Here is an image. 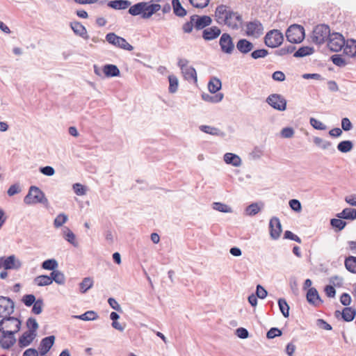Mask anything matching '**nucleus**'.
<instances>
[{
	"label": "nucleus",
	"instance_id": "44",
	"mask_svg": "<svg viewBox=\"0 0 356 356\" xmlns=\"http://www.w3.org/2000/svg\"><path fill=\"white\" fill-rule=\"evenodd\" d=\"M168 80H169V92L170 93H175L177 91L178 86H179V81L178 79L176 76L171 74L168 76Z\"/></svg>",
	"mask_w": 356,
	"mask_h": 356
},
{
	"label": "nucleus",
	"instance_id": "52",
	"mask_svg": "<svg viewBox=\"0 0 356 356\" xmlns=\"http://www.w3.org/2000/svg\"><path fill=\"white\" fill-rule=\"evenodd\" d=\"M268 54V51L265 49H256L251 53V57L253 59H259L266 57Z\"/></svg>",
	"mask_w": 356,
	"mask_h": 356
},
{
	"label": "nucleus",
	"instance_id": "28",
	"mask_svg": "<svg viewBox=\"0 0 356 356\" xmlns=\"http://www.w3.org/2000/svg\"><path fill=\"white\" fill-rule=\"evenodd\" d=\"M172 7L173 9L174 14L179 17H184L186 15V10L181 6L179 0H172Z\"/></svg>",
	"mask_w": 356,
	"mask_h": 356
},
{
	"label": "nucleus",
	"instance_id": "8",
	"mask_svg": "<svg viewBox=\"0 0 356 356\" xmlns=\"http://www.w3.org/2000/svg\"><path fill=\"white\" fill-rule=\"evenodd\" d=\"M266 102L274 109L280 111H283L286 108V100L279 94L270 95L266 99Z\"/></svg>",
	"mask_w": 356,
	"mask_h": 356
},
{
	"label": "nucleus",
	"instance_id": "14",
	"mask_svg": "<svg viewBox=\"0 0 356 356\" xmlns=\"http://www.w3.org/2000/svg\"><path fill=\"white\" fill-rule=\"evenodd\" d=\"M22 266L21 262L17 260L14 255H10L6 258H0V268H4L5 270L19 269Z\"/></svg>",
	"mask_w": 356,
	"mask_h": 356
},
{
	"label": "nucleus",
	"instance_id": "54",
	"mask_svg": "<svg viewBox=\"0 0 356 356\" xmlns=\"http://www.w3.org/2000/svg\"><path fill=\"white\" fill-rule=\"evenodd\" d=\"M310 124L317 130H325L327 127L323 124L321 121L318 120L316 118H311L309 120Z\"/></svg>",
	"mask_w": 356,
	"mask_h": 356
},
{
	"label": "nucleus",
	"instance_id": "34",
	"mask_svg": "<svg viewBox=\"0 0 356 356\" xmlns=\"http://www.w3.org/2000/svg\"><path fill=\"white\" fill-rule=\"evenodd\" d=\"M63 232L64 234V238L66 241H67L74 247H76L78 245V243L76 241V236L74 234L68 227H64L63 228Z\"/></svg>",
	"mask_w": 356,
	"mask_h": 356
},
{
	"label": "nucleus",
	"instance_id": "47",
	"mask_svg": "<svg viewBox=\"0 0 356 356\" xmlns=\"http://www.w3.org/2000/svg\"><path fill=\"white\" fill-rule=\"evenodd\" d=\"M261 210L257 203H252L245 209V214L247 216H253L257 214Z\"/></svg>",
	"mask_w": 356,
	"mask_h": 356
},
{
	"label": "nucleus",
	"instance_id": "61",
	"mask_svg": "<svg viewBox=\"0 0 356 356\" xmlns=\"http://www.w3.org/2000/svg\"><path fill=\"white\" fill-rule=\"evenodd\" d=\"M72 188L77 195H83L86 194V190L85 186L79 183L73 184Z\"/></svg>",
	"mask_w": 356,
	"mask_h": 356
},
{
	"label": "nucleus",
	"instance_id": "22",
	"mask_svg": "<svg viewBox=\"0 0 356 356\" xmlns=\"http://www.w3.org/2000/svg\"><path fill=\"white\" fill-rule=\"evenodd\" d=\"M307 300L314 306H318L323 302L321 300L318 291L315 288L309 289L307 293Z\"/></svg>",
	"mask_w": 356,
	"mask_h": 356
},
{
	"label": "nucleus",
	"instance_id": "18",
	"mask_svg": "<svg viewBox=\"0 0 356 356\" xmlns=\"http://www.w3.org/2000/svg\"><path fill=\"white\" fill-rule=\"evenodd\" d=\"M314 144L323 150H327L330 154H334L336 150L330 141L323 140L320 137H314Z\"/></svg>",
	"mask_w": 356,
	"mask_h": 356
},
{
	"label": "nucleus",
	"instance_id": "36",
	"mask_svg": "<svg viewBox=\"0 0 356 356\" xmlns=\"http://www.w3.org/2000/svg\"><path fill=\"white\" fill-rule=\"evenodd\" d=\"M314 50L313 47L308 46L300 47L293 54L294 57L302 58L306 56L311 55L314 53Z\"/></svg>",
	"mask_w": 356,
	"mask_h": 356
},
{
	"label": "nucleus",
	"instance_id": "48",
	"mask_svg": "<svg viewBox=\"0 0 356 356\" xmlns=\"http://www.w3.org/2000/svg\"><path fill=\"white\" fill-rule=\"evenodd\" d=\"M213 209L222 213L232 212V209L229 206L221 202H214L213 204Z\"/></svg>",
	"mask_w": 356,
	"mask_h": 356
},
{
	"label": "nucleus",
	"instance_id": "63",
	"mask_svg": "<svg viewBox=\"0 0 356 356\" xmlns=\"http://www.w3.org/2000/svg\"><path fill=\"white\" fill-rule=\"evenodd\" d=\"M267 291L263 286H261L260 284L257 286L256 296L257 298L264 299L267 296Z\"/></svg>",
	"mask_w": 356,
	"mask_h": 356
},
{
	"label": "nucleus",
	"instance_id": "55",
	"mask_svg": "<svg viewBox=\"0 0 356 356\" xmlns=\"http://www.w3.org/2000/svg\"><path fill=\"white\" fill-rule=\"evenodd\" d=\"M22 300L26 306L30 307V306L33 305L36 302L37 300L35 299V297L34 295L27 294V295H24L23 296Z\"/></svg>",
	"mask_w": 356,
	"mask_h": 356
},
{
	"label": "nucleus",
	"instance_id": "32",
	"mask_svg": "<svg viewBox=\"0 0 356 356\" xmlns=\"http://www.w3.org/2000/svg\"><path fill=\"white\" fill-rule=\"evenodd\" d=\"M222 87L221 81L216 77L211 79L208 83V89L211 93L215 94L220 90Z\"/></svg>",
	"mask_w": 356,
	"mask_h": 356
},
{
	"label": "nucleus",
	"instance_id": "57",
	"mask_svg": "<svg viewBox=\"0 0 356 356\" xmlns=\"http://www.w3.org/2000/svg\"><path fill=\"white\" fill-rule=\"evenodd\" d=\"M282 334V332L277 327L270 328L266 333V337L269 339H274Z\"/></svg>",
	"mask_w": 356,
	"mask_h": 356
},
{
	"label": "nucleus",
	"instance_id": "15",
	"mask_svg": "<svg viewBox=\"0 0 356 356\" xmlns=\"http://www.w3.org/2000/svg\"><path fill=\"white\" fill-rule=\"evenodd\" d=\"M269 228L270 237L274 240L278 239L282 230V225L278 218L273 217L270 220Z\"/></svg>",
	"mask_w": 356,
	"mask_h": 356
},
{
	"label": "nucleus",
	"instance_id": "37",
	"mask_svg": "<svg viewBox=\"0 0 356 356\" xmlns=\"http://www.w3.org/2000/svg\"><path fill=\"white\" fill-rule=\"evenodd\" d=\"M345 267L349 272L356 273V257L349 256L346 257Z\"/></svg>",
	"mask_w": 356,
	"mask_h": 356
},
{
	"label": "nucleus",
	"instance_id": "58",
	"mask_svg": "<svg viewBox=\"0 0 356 356\" xmlns=\"http://www.w3.org/2000/svg\"><path fill=\"white\" fill-rule=\"evenodd\" d=\"M191 4L198 8H204L207 7L209 3V0H189Z\"/></svg>",
	"mask_w": 356,
	"mask_h": 356
},
{
	"label": "nucleus",
	"instance_id": "23",
	"mask_svg": "<svg viewBox=\"0 0 356 356\" xmlns=\"http://www.w3.org/2000/svg\"><path fill=\"white\" fill-rule=\"evenodd\" d=\"M36 337V333H32L31 332L26 331L22 334V335L19 338L18 345L20 348H25L29 346L35 337Z\"/></svg>",
	"mask_w": 356,
	"mask_h": 356
},
{
	"label": "nucleus",
	"instance_id": "62",
	"mask_svg": "<svg viewBox=\"0 0 356 356\" xmlns=\"http://www.w3.org/2000/svg\"><path fill=\"white\" fill-rule=\"evenodd\" d=\"M284 236L285 238L294 241L298 243H300L302 242L301 238L299 236H298L297 235L294 234L292 232L289 230L284 232Z\"/></svg>",
	"mask_w": 356,
	"mask_h": 356
},
{
	"label": "nucleus",
	"instance_id": "60",
	"mask_svg": "<svg viewBox=\"0 0 356 356\" xmlns=\"http://www.w3.org/2000/svg\"><path fill=\"white\" fill-rule=\"evenodd\" d=\"M289 204L291 209L296 212H300L302 210L301 203L298 200L292 199L289 200Z\"/></svg>",
	"mask_w": 356,
	"mask_h": 356
},
{
	"label": "nucleus",
	"instance_id": "38",
	"mask_svg": "<svg viewBox=\"0 0 356 356\" xmlns=\"http://www.w3.org/2000/svg\"><path fill=\"white\" fill-rule=\"evenodd\" d=\"M181 72L184 74L186 79L194 80L195 81H197V73H196L195 69L193 67L189 66V67L185 68Z\"/></svg>",
	"mask_w": 356,
	"mask_h": 356
},
{
	"label": "nucleus",
	"instance_id": "50",
	"mask_svg": "<svg viewBox=\"0 0 356 356\" xmlns=\"http://www.w3.org/2000/svg\"><path fill=\"white\" fill-rule=\"evenodd\" d=\"M68 217L65 213H60L56 216L54 221V225L55 227L58 228L63 226L64 223L67 222Z\"/></svg>",
	"mask_w": 356,
	"mask_h": 356
},
{
	"label": "nucleus",
	"instance_id": "53",
	"mask_svg": "<svg viewBox=\"0 0 356 356\" xmlns=\"http://www.w3.org/2000/svg\"><path fill=\"white\" fill-rule=\"evenodd\" d=\"M26 326L29 328V332L36 333V330L38 328V323L35 318L31 317L28 318L26 321Z\"/></svg>",
	"mask_w": 356,
	"mask_h": 356
},
{
	"label": "nucleus",
	"instance_id": "10",
	"mask_svg": "<svg viewBox=\"0 0 356 356\" xmlns=\"http://www.w3.org/2000/svg\"><path fill=\"white\" fill-rule=\"evenodd\" d=\"M14 302L8 297L0 296V317L10 316L14 312Z\"/></svg>",
	"mask_w": 356,
	"mask_h": 356
},
{
	"label": "nucleus",
	"instance_id": "2",
	"mask_svg": "<svg viewBox=\"0 0 356 356\" xmlns=\"http://www.w3.org/2000/svg\"><path fill=\"white\" fill-rule=\"evenodd\" d=\"M305 36V29L301 25L292 24L286 31V40L292 44L300 43L304 40Z\"/></svg>",
	"mask_w": 356,
	"mask_h": 356
},
{
	"label": "nucleus",
	"instance_id": "13",
	"mask_svg": "<svg viewBox=\"0 0 356 356\" xmlns=\"http://www.w3.org/2000/svg\"><path fill=\"white\" fill-rule=\"evenodd\" d=\"M191 20L194 22V27L197 30L204 29L212 23L211 18L208 15H191Z\"/></svg>",
	"mask_w": 356,
	"mask_h": 356
},
{
	"label": "nucleus",
	"instance_id": "6",
	"mask_svg": "<svg viewBox=\"0 0 356 356\" xmlns=\"http://www.w3.org/2000/svg\"><path fill=\"white\" fill-rule=\"evenodd\" d=\"M21 327V321L10 316L3 318L0 321V331H12L17 333Z\"/></svg>",
	"mask_w": 356,
	"mask_h": 356
},
{
	"label": "nucleus",
	"instance_id": "45",
	"mask_svg": "<svg viewBox=\"0 0 356 356\" xmlns=\"http://www.w3.org/2000/svg\"><path fill=\"white\" fill-rule=\"evenodd\" d=\"M131 5L128 0H114L113 1V9L124 10Z\"/></svg>",
	"mask_w": 356,
	"mask_h": 356
},
{
	"label": "nucleus",
	"instance_id": "56",
	"mask_svg": "<svg viewBox=\"0 0 356 356\" xmlns=\"http://www.w3.org/2000/svg\"><path fill=\"white\" fill-rule=\"evenodd\" d=\"M43 305V300L42 299H38L33 305L32 312L35 314H41L42 312Z\"/></svg>",
	"mask_w": 356,
	"mask_h": 356
},
{
	"label": "nucleus",
	"instance_id": "59",
	"mask_svg": "<svg viewBox=\"0 0 356 356\" xmlns=\"http://www.w3.org/2000/svg\"><path fill=\"white\" fill-rule=\"evenodd\" d=\"M296 47L293 45H289L287 47H284L280 48L276 51V54L278 56H284L288 54L292 53L295 50Z\"/></svg>",
	"mask_w": 356,
	"mask_h": 356
},
{
	"label": "nucleus",
	"instance_id": "5",
	"mask_svg": "<svg viewBox=\"0 0 356 356\" xmlns=\"http://www.w3.org/2000/svg\"><path fill=\"white\" fill-rule=\"evenodd\" d=\"M284 40L283 34L277 29L268 31L264 37V42L270 48H275L282 44Z\"/></svg>",
	"mask_w": 356,
	"mask_h": 356
},
{
	"label": "nucleus",
	"instance_id": "17",
	"mask_svg": "<svg viewBox=\"0 0 356 356\" xmlns=\"http://www.w3.org/2000/svg\"><path fill=\"white\" fill-rule=\"evenodd\" d=\"M334 314L337 318L341 315L344 321L350 322L354 319L356 315V310L352 307H346L341 312L337 310Z\"/></svg>",
	"mask_w": 356,
	"mask_h": 356
},
{
	"label": "nucleus",
	"instance_id": "19",
	"mask_svg": "<svg viewBox=\"0 0 356 356\" xmlns=\"http://www.w3.org/2000/svg\"><path fill=\"white\" fill-rule=\"evenodd\" d=\"M161 8L160 4L151 3L150 2H145V5L143 7V18H149L153 14L156 13Z\"/></svg>",
	"mask_w": 356,
	"mask_h": 356
},
{
	"label": "nucleus",
	"instance_id": "39",
	"mask_svg": "<svg viewBox=\"0 0 356 356\" xmlns=\"http://www.w3.org/2000/svg\"><path fill=\"white\" fill-rule=\"evenodd\" d=\"M72 318L88 321L95 320L97 318V314L93 311H88L81 315L72 316Z\"/></svg>",
	"mask_w": 356,
	"mask_h": 356
},
{
	"label": "nucleus",
	"instance_id": "51",
	"mask_svg": "<svg viewBox=\"0 0 356 356\" xmlns=\"http://www.w3.org/2000/svg\"><path fill=\"white\" fill-rule=\"evenodd\" d=\"M80 290L82 293L86 292L92 286V280L90 277H86L80 283Z\"/></svg>",
	"mask_w": 356,
	"mask_h": 356
},
{
	"label": "nucleus",
	"instance_id": "21",
	"mask_svg": "<svg viewBox=\"0 0 356 356\" xmlns=\"http://www.w3.org/2000/svg\"><path fill=\"white\" fill-rule=\"evenodd\" d=\"M113 45L127 51H131L134 49L133 46L128 43L124 38L120 37L113 33Z\"/></svg>",
	"mask_w": 356,
	"mask_h": 356
},
{
	"label": "nucleus",
	"instance_id": "41",
	"mask_svg": "<svg viewBox=\"0 0 356 356\" xmlns=\"http://www.w3.org/2000/svg\"><path fill=\"white\" fill-rule=\"evenodd\" d=\"M54 341L55 337L54 335H51L43 338L39 346L41 347L42 349H47L49 350L53 346Z\"/></svg>",
	"mask_w": 356,
	"mask_h": 356
},
{
	"label": "nucleus",
	"instance_id": "40",
	"mask_svg": "<svg viewBox=\"0 0 356 356\" xmlns=\"http://www.w3.org/2000/svg\"><path fill=\"white\" fill-rule=\"evenodd\" d=\"M34 282L39 286H49L51 284V280L48 275H42L34 279Z\"/></svg>",
	"mask_w": 356,
	"mask_h": 356
},
{
	"label": "nucleus",
	"instance_id": "46",
	"mask_svg": "<svg viewBox=\"0 0 356 356\" xmlns=\"http://www.w3.org/2000/svg\"><path fill=\"white\" fill-rule=\"evenodd\" d=\"M330 59L338 67H343L347 65V62L341 54H334L331 56Z\"/></svg>",
	"mask_w": 356,
	"mask_h": 356
},
{
	"label": "nucleus",
	"instance_id": "26",
	"mask_svg": "<svg viewBox=\"0 0 356 356\" xmlns=\"http://www.w3.org/2000/svg\"><path fill=\"white\" fill-rule=\"evenodd\" d=\"M199 129L201 131L212 136L220 137H224L225 136V134L223 131L214 127L209 125H201L200 126Z\"/></svg>",
	"mask_w": 356,
	"mask_h": 356
},
{
	"label": "nucleus",
	"instance_id": "9",
	"mask_svg": "<svg viewBox=\"0 0 356 356\" xmlns=\"http://www.w3.org/2000/svg\"><path fill=\"white\" fill-rule=\"evenodd\" d=\"M263 33V25L258 19H254L246 24L245 33L248 36L259 38Z\"/></svg>",
	"mask_w": 356,
	"mask_h": 356
},
{
	"label": "nucleus",
	"instance_id": "16",
	"mask_svg": "<svg viewBox=\"0 0 356 356\" xmlns=\"http://www.w3.org/2000/svg\"><path fill=\"white\" fill-rule=\"evenodd\" d=\"M221 30L218 26H213L206 28L202 31V38L206 41L213 40L220 36Z\"/></svg>",
	"mask_w": 356,
	"mask_h": 356
},
{
	"label": "nucleus",
	"instance_id": "42",
	"mask_svg": "<svg viewBox=\"0 0 356 356\" xmlns=\"http://www.w3.org/2000/svg\"><path fill=\"white\" fill-rule=\"evenodd\" d=\"M58 266V261L55 259H49L44 261L42 264V268L48 270H54Z\"/></svg>",
	"mask_w": 356,
	"mask_h": 356
},
{
	"label": "nucleus",
	"instance_id": "20",
	"mask_svg": "<svg viewBox=\"0 0 356 356\" xmlns=\"http://www.w3.org/2000/svg\"><path fill=\"white\" fill-rule=\"evenodd\" d=\"M236 47L240 53L247 54L253 49L254 44L247 39L242 38L237 42Z\"/></svg>",
	"mask_w": 356,
	"mask_h": 356
},
{
	"label": "nucleus",
	"instance_id": "31",
	"mask_svg": "<svg viewBox=\"0 0 356 356\" xmlns=\"http://www.w3.org/2000/svg\"><path fill=\"white\" fill-rule=\"evenodd\" d=\"M202 99L207 102L211 103H218L222 101L223 99V94L222 93H216L215 95H209L208 93H202Z\"/></svg>",
	"mask_w": 356,
	"mask_h": 356
},
{
	"label": "nucleus",
	"instance_id": "24",
	"mask_svg": "<svg viewBox=\"0 0 356 356\" xmlns=\"http://www.w3.org/2000/svg\"><path fill=\"white\" fill-rule=\"evenodd\" d=\"M223 159L227 164L232 165L234 167H239L242 163L240 156L234 153H225Z\"/></svg>",
	"mask_w": 356,
	"mask_h": 356
},
{
	"label": "nucleus",
	"instance_id": "64",
	"mask_svg": "<svg viewBox=\"0 0 356 356\" xmlns=\"http://www.w3.org/2000/svg\"><path fill=\"white\" fill-rule=\"evenodd\" d=\"M294 134V130L291 127H285L281 131V136L285 138H290Z\"/></svg>",
	"mask_w": 356,
	"mask_h": 356
},
{
	"label": "nucleus",
	"instance_id": "35",
	"mask_svg": "<svg viewBox=\"0 0 356 356\" xmlns=\"http://www.w3.org/2000/svg\"><path fill=\"white\" fill-rule=\"evenodd\" d=\"M145 1L139 2V3L134 4V6H132L129 8V13L133 16L141 15V16L143 17V7L145 6Z\"/></svg>",
	"mask_w": 356,
	"mask_h": 356
},
{
	"label": "nucleus",
	"instance_id": "33",
	"mask_svg": "<svg viewBox=\"0 0 356 356\" xmlns=\"http://www.w3.org/2000/svg\"><path fill=\"white\" fill-rule=\"evenodd\" d=\"M337 149L341 153H348L353 148V143L351 140H342L338 143Z\"/></svg>",
	"mask_w": 356,
	"mask_h": 356
},
{
	"label": "nucleus",
	"instance_id": "4",
	"mask_svg": "<svg viewBox=\"0 0 356 356\" xmlns=\"http://www.w3.org/2000/svg\"><path fill=\"white\" fill-rule=\"evenodd\" d=\"M25 204H33L37 203H47V199L45 197L44 193L37 186H31L28 194L24 200Z\"/></svg>",
	"mask_w": 356,
	"mask_h": 356
},
{
	"label": "nucleus",
	"instance_id": "29",
	"mask_svg": "<svg viewBox=\"0 0 356 356\" xmlns=\"http://www.w3.org/2000/svg\"><path fill=\"white\" fill-rule=\"evenodd\" d=\"M95 73L100 77H111V64H107L104 67L99 68L96 65H94Z\"/></svg>",
	"mask_w": 356,
	"mask_h": 356
},
{
	"label": "nucleus",
	"instance_id": "11",
	"mask_svg": "<svg viewBox=\"0 0 356 356\" xmlns=\"http://www.w3.org/2000/svg\"><path fill=\"white\" fill-rule=\"evenodd\" d=\"M221 51L227 54H232L234 50V44L231 35L227 33L221 35L219 40Z\"/></svg>",
	"mask_w": 356,
	"mask_h": 356
},
{
	"label": "nucleus",
	"instance_id": "25",
	"mask_svg": "<svg viewBox=\"0 0 356 356\" xmlns=\"http://www.w3.org/2000/svg\"><path fill=\"white\" fill-rule=\"evenodd\" d=\"M343 53L349 57H353L356 55V40H348L345 41L343 46Z\"/></svg>",
	"mask_w": 356,
	"mask_h": 356
},
{
	"label": "nucleus",
	"instance_id": "43",
	"mask_svg": "<svg viewBox=\"0 0 356 356\" xmlns=\"http://www.w3.org/2000/svg\"><path fill=\"white\" fill-rule=\"evenodd\" d=\"M278 306L282 315L285 318L289 317L290 308L286 300L284 298H280L278 300Z\"/></svg>",
	"mask_w": 356,
	"mask_h": 356
},
{
	"label": "nucleus",
	"instance_id": "1",
	"mask_svg": "<svg viewBox=\"0 0 356 356\" xmlns=\"http://www.w3.org/2000/svg\"><path fill=\"white\" fill-rule=\"evenodd\" d=\"M215 17L218 24L226 25L234 30L238 29L243 21L241 15L223 4L216 7Z\"/></svg>",
	"mask_w": 356,
	"mask_h": 356
},
{
	"label": "nucleus",
	"instance_id": "7",
	"mask_svg": "<svg viewBox=\"0 0 356 356\" xmlns=\"http://www.w3.org/2000/svg\"><path fill=\"white\" fill-rule=\"evenodd\" d=\"M345 39L339 33H330L328 38L327 46L332 51H339L345 45Z\"/></svg>",
	"mask_w": 356,
	"mask_h": 356
},
{
	"label": "nucleus",
	"instance_id": "12",
	"mask_svg": "<svg viewBox=\"0 0 356 356\" xmlns=\"http://www.w3.org/2000/svg\"><path fill=\"white\" fill-rule=\"evenodd\" d=\"M2 334L0 338V346L3 349H9L16 342L15 334L12 331H0Z\"/></svg>",
	"mask_w": 356,
	"mask_h": 356
},
{
	"label": "nucleus",
	"instance_id": "49",
	"mask_svg": "<svg viewBox=\"0 0 356 356\" xmlns=\"http://www.w3.org/2000/svg\"><path fill=\"white\" fill-rule=\"evenodd\" d=\"M342 218H332L330 220L331 226L338 231L342 230L346 225V222L341 220Z\"/></svg>",
	"mask_w": 356,
	"mask_h": 356
},
{
	"label": "nucleus",
	"instance_id": "27",
	"mask_svg": "<svg viewBox=\"0 0 356 356\" xmlns=\"http://www.w3.org/2000/svg\"><path fill=\"white\" fill-rule=\"evenodd\" d=\"M337 217L345 220H353L356 219V209L346 208L341 213L337 214Z\"/></svg>",
	"mask_w": 356,
	"mask_h": 356
},
{
	"label": "nucleus",
	"instance_id": "3",
	"mask_svg": "<svg viewBox=\"0 0 356 356\" xmlns=\"http://www.w3.org/2000/svg\"><path fill=\"white\" fill-rule=\"evenodd\" d=\"M330 35V29L329 26L326 24H318L314 28L312 35L311 36L312 41L316 44H323Z\"/></svg>",
	"mask_w": 356,
	"mask_h": 356
},
{
	"label": "nucleus",
	"instance_id": "30",
	"mask_svg": "<svg viewBox=\"0 0 356 356\" xmlns=\"http://www.w3.org/2000/svg\"><path fill=\"white\" fill-rule=\"evenodd\" d=\"M70 27L73 30L74 33L82 38L87 37V31L84 26L80 22H73L70 23Z\"/></svg>",
	"mask_w": 356,
	"mask_h": 356
}]
</instances>
